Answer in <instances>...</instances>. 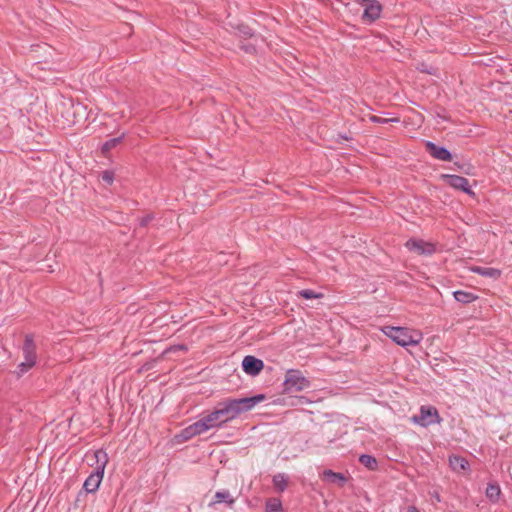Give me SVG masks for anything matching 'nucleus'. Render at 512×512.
Returning <instances> with one entry per match:
<instances>
[{
  "instance_id": "nucleus-1",
  "label": "nucleus",
  "mask_w": 512,
  "mask_h": 512,
  "mask_svg": "<svg viewBox=\"0 0 512 512\" xmlns=\"http://www.w3.org/2000/svg\"><path fill=\"white\" fill-rule=\"evenodd\" d=\"M264 399V394L243 398H226L220 401L214 410L207 414V417L213 429L221 428L239 417L242 413L251 411Z\"/></svg>"
},
{
  "instance_id": "nucleus-2",
  "label": "nucleus",
  "mask_w": 512,
  "mask_h": 512,
  "mask_svg": "<svg viewBox=\"0 0 512 512\" xmlns=\"http://www.w3.org/2000/svg\"><path fill=\"white\" fill-rule=\"evenodd\" d=\"M93 459L95 460L96 467L83 484V488L87 493H94L98 490L109 461L108 454L104 449L94 451Z\"/></svg>"
},
{
  "instance_id": "nucleus-3",
  "label": "nucleus",
  "mask_w": 512,
  "mask_h": 512,
  "mask_svg": "<svg viewBox=\"0 0 512 512\" xmlns=\"http://www.w3.org/2000/svg\"><path fill=\"white\" fill-rule=\"evenodd\" d=\"M382 331L402 347L417 346L423 338L421 332L406 327L385 326Z\"/></svg>"
},
{
  "instance_id": "nucleus-4",
  "label": "nucleus",
  "mask_w": 512,
  "mask_h": 512,
  "mask_svg": "<svg viewBox=\"0 0 512 512\" xmlns=\"http://www.w3.org/2000/svg\"><path fill=\"white\" fill-rule=\"evenodd\" d=\"M284 390L286 392H299L310 386L309 380H307L300 371L289 370L284 380Z\"/></svg>"
},
{
  "instance_id": "nucleus-5",
  "label": "nucleus",
  "mask_w": 512,
  "mask_h": 512,
  "mask_svg": "<svg viewBox=\"0 0 512 512\" xmlns=\"http://www.w3.org/2000/svg\"><path fill=\"white\" fill-rule=\"evenodd\" d=\"M412 421L422 427H428L435 423H440L441 418L435 407L421 406L419 415H414Z\"/></svg>"
},
{
  "instance_id": "nucleus-6",
  "label": "nucleus",
  "mask_w": 512,
  "mask_h": 512,
  "mask_svg": "<svg viewBox=\"0 0 512 512\" xmlns=\"http://www.w3.org/2000/svg\"><path fill=\"white\" fill-rule=\"evenodd\" d=\"M213 429L207 415L200 418L198 421L193 424L187 426L181 431L180 436L183 440H189L194 436L203 434L204 432Z\"/></svg>"
},
{
  "instance_id": "nucleus-7",
  "label": "nucleus",
  "mask_w": 512,
  "mask_h": 512,
  "mask_svg": "<svg viewBox=\"0 0 512 512\" xmlns=\"http://www.w3.org/2000/svg\"><path fill=\"white\" fill-rule=\"evenodd\" d=\"M405 246L410 251H414L419 255L429 256L435 253L436 251L435 245L433 243L426 242L421 239H409L406 242Z\"/></svg>"
},
{
  "instance_id": "nucleus-8",
  "label": "nucleus",
  "mask_w": 512,
  "mask_h": 512,
  "mask_svg": "<svg viewBox=\"0 0 512 512\" xmlns=\"http://www.w3.org/2000/svg\"><path fill=\"white\" fill-rule=\"evenodd\" d=\"M442 179L451 187L461 190L468 195H474L467 178L459 175L443 174Z\"/></svg>"
},
{
  "instance_id": "nucleus-9",
  "label": "nucleus",
  "mask_w": 512,
  "mask_h": 512,
  "mask_svg": "<svg viewBox=\"0 0 512 512\" xmlns=\"http://www.w3.org/2000/svg\"><path fill=\"white\" fill-rule=\"evenodd\" d=\"M23 361L37 363V346L32 334H27L22 346Z\"/></svg>"
},
{
  "instance_id": "nucleus-10",
  "label": "nucleus",
  "mask_w": 512,
  "mask_h": 512,
  "mask_svg": "<svg viewBox=\"0 0 512 512\" xmlns=\"http://www.w3.org/2000/svg\"><path fill=\"white\" fill-rule=\"evenodd\" d=\"M242 368L246 374L256 376L264 368V363L261 359L256 358L255 356L247 355L242 360Z\"/></svg>"
},
{
  "instance_id": "nucleus-11",
  "label": "nucleus",
  "mask_w": 512,
  "mask_h": 512,
  "mask_svg": "<svg viewBox=\"0 0 512 512\" xmlns=\"http://www.w3.org/2000/svg\"><path fill=\"white\" fill-rule=\"evenodd\" d=\"M382 5L378 0H371L366 3L362 19L367 23H373L380 18L382 13Z\"/></svg>"
},
{
  "instance_id": "nucleus-12",
  "label": "nucleus",
  "mask_w": 512,
  "mask_h": 512,
  "mask_svg": "<svg viewBox=\"0 0 512 512\" xmlns=\"http://www.w3.org/2000/svg\"><path fill=\"white\" fill-rule=\"evenodd\" d=\"M425 148H426L427 152L433 158H435L437 160H440V161H451L452 160V154L445 147L438 146L431 141H426Z\"/></svg>"
},
{
  "instance_id": "nucleus-13",
  "label": "nucleus",
  "mask_w": 512,
  "mask_h": 512,
  "mask_svg": "<svg viewBox=\"0 0 512 512\" xmlns=\"http://www.w3.org/2000/svg\"><path fill=\"white\" fill-rule=\"evenodd\" d=\"M322 479L329 483L336 484L339 487H343L348 480V478L343 473L334 472L330 469L323 471Z\"/></svg>"
},
{
  "instance_id": "nucleus-14",
  "label": "nucleus",
  "mask_w": 512,
  "mask_h": 512,
  "mask_svg": "<svg viewBox=\"0 0 512 512\" xmlns=\"http://www.w3.org/2000/svg\"><path fill=\"white\" fill-rule=\"evenodd\" d=\"M470 270L475 274L494 280L499 279L502 274L501 270L493 267L473 266Z\"/></svg>"
},
{
  "instance_id": "nucleus-15",
  "label": "nucleus",
  "mask_w": 512,
  "mask_h": 512,
  "mask_svg": "<svg viewBox=\"0 0 512 512\" xmlns=\"http://www.w3.org/2000/svg\"><path fill=\"white\" fill-rule=\"evenodd\" d=\"M222 502L226 503L229 507H232L233 504L235 503V498L232 497L230 492L227 490L217 491L214 495V501H212L209 504V507H212L215 504L222 503Z\"/></svg>"
},
{
  "instance_id": "nucleus-16",
  "label": "nucleus",
  "mask_w": 512,
  "mask_h": 512,
  "mask_svg": "<svg viewBox=\"0 0 512 512\" xmlns=\"http://www.w3.org/2000/svg\"><path fill=\"white\" fill-rule=\"evenodd\" d=\"M453 296L457 302L462 304H469L478 298L477 295L463 290L454 291Z\"/></svg>"
},
{
  "instance_id": "nucleus-17",
  "label": "nucleus",
  "mask_w": 512,
  "mask_h": 512,
  "mask_svg": "<svg viewBox=\"0 0 512 512\" xmlns=\"http://www.w3.org/2000/svg\"><path fill=\"white\" fill-rule=\"evenodd\" d=\"M272 482L279 492H284L288 486V477L284 473H278L273 476Z\"/></svg>"
},
{
  "instance_id": "nucleus-18",
  "label": "nucleus",
  "mask_w": 512,
  "mask_h": 512,
  "mask_svg": "<svg viewBox=\"0 0 512 512\" xmlns=\"http://www.w3.org/2000/svg\"><path fill=\"white\" fill-rule=\"evenodd\" d=\"M486 497L493 503L499 500L501 489L497 483H490L486 488Z\"/></svg>"
},
{
  "instance_id": "nucleus-19",
  "label": "nucleus",
  "mask_w": 512,
  "mask_h": 512,
  "mask_svg": "<svg viewBox=\"0 0 512 512\" xmlns=\"http://www.w3.org/2000/svg\"><path fill=\"white\" fill-rule=\"evenodd\" d=\"M35 365L36 364L31 363V362L22 361L17 365L13 374L16 376V378L19 379L22 376H24L27 372H29Z\"/></svg>"
},
{
  "instance_id": "nucleus-20",
  "label": "nucleus",
  "mask_w": 512,
  "mask_h": 512,
  "mask_svg": "<svg viewBox=\"0 0 512 512\" xmlns=\"http://www.w3.org/2000/svg\"><path fill=\"white\" fill-rule=\"evenodd\" d=\"M450 465L454 470H465L469 466L468 461L460 456L450 458Z\"/></svg>"
},
{
  "instance_id": "nucleus-21",
  "label": "nucleus",
  "mask_w": 512,
  "mask_h": 512,
  "mask_svg": "<svg viewBox=\"0 0 512 512\" xmlns=\"http://www.w3.org/2000/svg\"><path fill=\"white\" fill-rule=\"evenodd\" d=\"M359 462L370 470H375L377 468V461L371 455L362 454L359 457Z\"/></svg>"
},
{
  "instance_id": "nucleus-22",
  "label": "nucleus",
  "mask_w": 512,
  "mask_h": 512,
  "mask_svg": "<svg viewBox=\"0 0 512 512\" xmlns=\"http://www.w3.org/2000/svg\"><path fill=\"white\" fill-rule=\"evenodd\" d=\"M266 512H283L282 503L277 498H270L266 502Z\"/></svg>"
},
{
  "instance_id": "nucleus-23",
  "label": "nucleus",
  "mask_w": 512,
  "mask_h": 512,
  "mask_svg": "<svg viewBox=\"0 0 512 512\" xmlns=\"http://www.w3.org/2000/svg\"><path fill=\"white\" fill-rule=\"evenodd\" d=\"M123 139V136H120V137H116V138H112V139H109L107 140L103 145H102V152L104 154L108 153L111 149H113L114 147H116Z\"/></svg>"
},
{
  "instance_id": "nucleus-24",
  "label": "nucleus",
  "mask_w": 512,
  "mask_h": 512,
  "mask_svg": "<svg viewBox=\"0 0 512 512\" xmlns=\"http://www.w3.org/2000/svg\"><path fill=\"white\" fill-rule=\"evenodd\" d=\"M298 296L304 299H319L323 297V294L311 289H303L298 292Z\"/></svg>"
},
{
  "instance_id": "nucleus-25",
  "label": "nucleus",
  "mask_w": 512,
  "mask_h": 512,
  "mask_svg": "<svg viewBox=\"0 0 512 512\" xmlns=\"http://www.w3.org/2000/svg\"><path fill=\"white\" fill-rule=\"evenodd\" d=\"M369 120L373 123L377 124H388V123H397L399 122V118H382L376 115H371Z\"/></svg>"
},
{
  "instance_id": "nucleus-26",
  "label": "nucleus",
  "mask_w": 512,
  "mask_h": 512,
  "mask_svg": "<svg viewBox=\"0 0 512 512\" xmlns=\"http://www.w3.org/2000/svg\"><path fill=\"white\" fill-rule=\"evenodd\" d=\"M101 178L106 184L111 185L114 181V173L112 171L105 170L102 172Z\"/></svg>"
},
{
  "instance_id": "nucleus-27",
  "label": "nucleus",
  "mask_w": 512,
  "mask_h": 512,
  "mask_svg": "<svg viewBox=\"0 0 512 512\" xmlns=\"http://www.w3.org/2000/svg\"><path fill=\"white\" fill-rule=\"evenodd\" d=\"M152 220V215H146L140 219V226H146Z\"/></svg>"
},
{
  "instance_id": "nucleus-28",
  "label": "nucleus",
  "mask_w": 512,
  "mask_h": 512,
  "mask_svg": "<svg viewBox=\"0 0 512 512\" xmlns=\"http://www.w3.org/2000/svg\"><path fill=\"white\" fill-rule=\"evenodd\" d=\"M407 512H419V510L415 506L408 507Z\"/></svg>"
},
{
  "instance_id": "nucleus-29",
  "label": "nucleus",
  "mask_w": 512,
  "mask_h": 512,
  "mask_svg": "<svg viewBox=\"0 0 512 512\" xmlns=\"http://www.w3.org/2000/svg\"><path fill=\"white\" fill-rule=\"evenodd\" d=\"M245 50H246L247 52H251L252 50H254V48H253V47H245Z\"/></svg>"
},
{
  "instance_id": "nucleus-30",
  "label": "nucleus",
  "mask_w": 512,
  "mask_h": 512,
  "mask_svg": "<svg viewBox=\"0 0 512 512\" xmlns=\"http://www.w3.org/2000/svg\"><path fill=\"white\" fill-rule=\"evenodd\" d=\"M178 348H179V349H185V346L180 345V346H178Z\"/></svg>"
}]
</instances>
